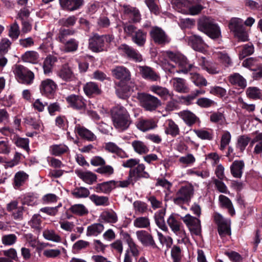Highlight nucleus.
<instances>
[{
    "label": "nucleus",
    "instance_id": "35",
    "mask_svg": "<svg viewBox=\"0 0 262 262\" xmlns=\"http://www.w3.org/2000/svg\"><path fill=\"white\" fill-rule=\"evenodd\" d=\"M104 229L101 223H94L87 227L86 235L87 236H97L101 234Z\"/></svg>",
    "mask_w": 262,
    "mask_h": 262
},
{
    "label": "nucleus",
    "instance_id": "38",
    "mask_svg": "<svg viewBox=\"0 0 262 262\" xmlns=\"http://www.w3.org/2000/svg\"><path fill=\"white\" fill-rule=\"evenodd\" d=\"M165 211V209H161L155 214L154 216L157 225L159 228L164 231L168 230L164 220Z\"/></svg>",
    "mask_w": 262,
    "mask_h": 262
},
{
    "label": "nucleus",
    "instance_id": "26",
    "mask_svg": "<svg viewBox=\"0 0 262 262\" xmlns=\"http://www.w3.org/2000/svg\"><path fill=\"white\" fill-rule=\"evenodd\" d=\"M178 115L185 123L190 127L199 121V118L194 113L188 110L181 111Z\"/></svg>",
    "mask_w": 262,
    "mask_h": 262
},
{
    "label": "nucleus",
    "instance_id": "31",
    "mask_svg": "<svg viewBox=\"0 0 262 262\" xmlns=\"http://www.w3.org/2000/svg\"><path fill=\"white\" fill-rule=\"evenodd\" d=\"M115 188L114 180L99 183L95 186V190L98 193H109Z\"/></svg>",
    "mask_w": 262,
    "mask_h": 262
},
{
    "label": "nucleus",
    "instance_id": "44",
    "mask_svg": "<svg viewBox=\"0 0 262 262\" xmlns=\"http://www.w3.org/2000/svg\"><path fill=\"white\" fill-rule=\"evenodd\" d=\"M151 91L160 96L162 99L166 100L171 95L167 89L159 85H153L150 88Z\"/></svg>",
    "mask_w": 262,
    "mask_h": 262
},
{
    "label": "nucleus",
    "instance_id": "60",
    "mask_svg": "<svg viewBox=\"0 0 262 262\" xmlns=\"http://www.w3.org/2000/svg\"><path fill=\"white\" fill-rule=\"evenodd\" d=\"M25 123L31 125L36 130H39L42 126L41 120L32 116H28L25 118Z\"/></svg>",
    "mask_w": 262,
    "mask_h": 262
},
{
    "label": "nucleus",
    "instance_id": "24",
    "mask_svg": "<svg viewBox=\"0 0 262 262\" xmlns=\"http://www.w3.org/2000/svg\"><path fill=\"white\" fill-rule=\"evenodd\" d=\"M245 163L243 160H235L230 166V173L234 178L240 179L243 176Z\"/></svg>",
    "mask_w": 262,
    "mask_h": 262
},
{
    "label": "nucleus",
    "instance_id": "3",
    "mask_svg": "<svg viewBox=\"0 0 262 262\" xmlns=\"http://www.w3.org/2000/svg\"><path fill=\"white\" fill-rule=\"evenodd\" d=\"M167 57L170 60L178 64L179 69L175 70V66L168 63L167 67L165 69L170 73L174 74V73L187 74L193 67L192 64H189L187 62V58L183 56L177 55L172 52L167 51L166 52Z\"/></svg>",
    "mask_w": 262,
    "mask_h": 262
},
{
    "label": "nucleus",
    "instance_id": "17",
    "mask_svg": "<svg viewBox=\"0 0 262 262\" xmlns=\"http://www.w3.org/2000/svg\"><path fill=\"white\" fill-rule=\"evenodd\" d=\"M122 11L124 15L128 17L133 23H140L141 20V14L139 10L128 4L120 5Z\"/></svg>",
    "mask_w": 262,
    "mask_h": 262
},
{
    "label": "nucleus",
    "instance_id": "39",
    "mask_svg": "<svg viewBox=\"0 0 262 262\" xmlns=\"http://www.w3.org/2000/svg\"><path fill=\"white\" fill-rule=\"evenodd\" d=\"M76 173L79 178L89 185L96 181V175L91 171H77Z\"/></svg>",
    "mask_w": 262,
    "mask_h": 262
},
{
    "label": "nucleus",
    "instance_id": "48",
    "mask_svg": "<svg viewBox=\"0 0 262 262\" xmlns=\"http://www.w3.org/2000/svg\"><path fill=\"white\" fill-rule=\"evenodd\" d=\"M69 148L64 144H54L50 146L49 151L51 155L59 156L68 151Z\"/></svg>",
    "mask_w": 262,
    "mask_h": 262
},
{
    "label": "nucleus",
    "instance_id": "22",
    "mask_svg": "<svg viewBox=\"0 0 262 262\" xmlns=\"http://www.w3.org/2000/svg\"><path fill=\"white\" fill-rule=\"evenodd\" d=\"M75 133L82 139L88 141H94L96 140V136L85 127L77 124L74 128Z\"/></svg>",
    "mask_w": 262,
    "mask_h": 262
},
{
    "label": "nucleus",
    "instance_id": "11",
    "mask_svg": "<svg viewBox=\"0 0 262 262\" xmlns=\"http://www.w3.org/2000/svg\"><path fill=\"white\" fill-rule=\"evenodd\" d=\"M151 39L157 45L163 46L170 41V38L160 27H152L149 32Z\"/></svg>",
    "mask_w": 262,
    "mask_h": 262
},
{
    "label": "nucleus",
    "instance_id": "64",
    "mask_svg": "<svg viewBox=\"0 0 262 262\" xmlns=\"http://www.w3.org/2000/svg\"><path fill=\"white\" fill-rule=\"evenodd\" d=\"M41 222L40 215L35 214L32 216L30 221H29L28 224L32 228L39 231L41 229Z\"/></svg>",
    "mask_w": 262,
    "mask_h": 262
},
{
    "label": "nucleus",
    "instance_id": "50",
    "mask_svg": "<svg viewBox=\"0 0 262 262\" xmlns=\"http://www.w3.org/2000/svg\"><path fill=\"white\" fill-rule=\"evenodd\" d=\"M39 54L34 51L26 52L21 56L22 60L26 62L36 63L38 62Z\"/></svg>",
    "mask_w": 262,
    "mask_h": 262
},
{
    "label": "nucleus",
    "instance_id": "7",
    "mask_svg": "<svg viewBox=\"0 0 262 262\" xmlns=\"http://www.w3.org/2000/svg\"><path fill=\"white\" fill-rule=\"evenodd\" d=\"M13 72L16 79L19 83L30 85L33 82L34 73L25 66L17 64L14 65Z\"/></svg>",
    "mask_w": 262,
    "mask_h": 262
},
{
    "label": "nucleus",
    "instance_id": "15",
    "mask_svg": "<svg viewBox=\"0 0 262 262\" xmlns=\"http://www.w3.org/2000/svg\"><path fill=\"white\" fill-rule=\"evenodd\" d=\"M57 89V84L52 79L49 78L41 81L39 85L41 94L49 98L54 96Z\"/></svg>",
    "mask_w": 262,
    "mask_h": 262
},
{
    "label": "nucleus",
    "instance_id": "62",
    "mask_svg": "<svg viewBox=\"0 0 262 262\" xmlns=\"http://www.w3.org/2000/svg\"><path fill=\"white\" fill-rule=\"evenodd\" d=\"M133 206L135 213L137 214H143L148 210L147 204L141 201H135Z\"/></svg>",
    "mask_w": 262,
    "mask_h": 262
},
{
    "label": "nucleus",
    "instance_id": "13",
    "mask_svg": "<svg viewBox=\"0 0 262 262\" xmlns=\"http://www.w3.org/2000/svg\"><path fill=\"white\" fill-rule=\"evenodd\" d=\"M167 223L171 231L182 239L186 237V234L182 223L177 220L173 214H171L167 220Z\"/></svg>",
    "mask_w": 262,
    "mask_h": 262
},
{
    "label": "nucleus",
    "instance_id": "47",
    "mask_svg": "<svg viewBox=\"0 0 262 262\" xmlns=\"http://www.w3.org/2000/svg\"><path fill=\"white\" fill-rule=\"evenodd\" d=\"M90 200L96 206H107L109 205V199L106 196H99L95 194L90 196Z\"/></svg>",
    "mask_w": 262,
    "mask_h": 262
},
{
    "label": "nucleus",
    "instance_id": "1",
    "mask_svg": "<svg viewBox=\"0 0 262 262\" xmlns=\"http://www.w3.org/2000/svg\"><path fill=\"white\" fill-rule=\"evenodd\" d=\"M112 118L114 127L121 131L127 129L132 122L130 115L126 109L120 105L113 108Z\"/></svg>",
    "mask_w": 262,
    "mask_h": 262
},
{
    "label": "nucleus",
    "instance_id": "25",
    "mask_svg": "<svg viewBox=\"0 0 262 262\" xmlns=\"http://www.w3.org/2000/svg\"><path fill=\"white\" fill-rule=\"evenodd\" d=\"M29 179V175L24 171L17 172L13 178L12 185L14 189H20Z\"/></svg>",
    "mask_w": 262,
    "mask_h": 262
},
{
    "label": "nucleus",
    "instance_id": "8",
    "mask_svg": "<svg viewBox=\"0 0 262 262\" xmlns=\"http://www.w3.org/2000/svg\"><path fill=\"white\" fill-rule=\"evenodd\" d=\"M137 98L146 111L155 110L160 105V101L157 97L148 94L138 93Z\"/></svg>",
    "mask_w": 262,
    "mask_h": 262
},
{
    "label": "nucleus",
    "instance_id": "45",
    "mask_svg": "<svg viewBox=\"0 0 262 262\" xmlns=\"http://www.w3.org/2000/svg\"><path fill=\"white\" fill-rule=\"evenodd\" d=\"M21 154L19 152H16L14 155L12 160L8 161H5L3 157L0 156V163H4V167L6 169L12 168L18 165L20 162Z\"/></svg>",
    "mask_w": 262,
    "mask_h": 262
},
{
    "label": "nucleus",
    "instance_id": "34",
    "mask_svg": "<svg viewBox=\"0 0 262 262\" xmlns=\"http://www.w3.org/2000/svg\"><path fill=\"white\" fill-rule=\"evenodd\" d=\"M219 201L220 206L222 208H226L228 210L229 213L233 216L235 214V212L233 207L231 201L227 196L224 195H220L219 196Z\"/></svg>",
    "mask_w": 262,
    "mask_h": 262
},
{
    "label": "nucleus",
    "instance_id": "5",
    "mask_svg": "<svg viewBox=\"0 0 262 262\" xmlns=\"http://www.w3.org/2000/svg\"><path fill=\"white\" fill-rule=\"evenodd\" d=\"M198 29L212 39L219 38L221 36L219 26L208 17H203L199 20Z\"/></svg>",
    "mask_w": 262,
    "mask_h": 262
},
{
    "label": "nucleus",
    "instance_id": "4",
    "mask_svg": "<svg viewBox=\"0 0 262 262\" xmlns=\"http://www.w3.org/2000/svg\"><path fill=\"white\" fill-rule=\"evenodd\" d=\"M124 33L131 37L132 41L138 47H143L146 43L147 32L141 29H138L134 25L125 23L123 25Z\"/></svg>",
    "mask_w": 262,
    "mask_h": 262
},
{
    "label": "nucleus",
    "instance_id": "56",
    "mask_svg": "<svg viewBox=\"0 0 262 262\" xmlns=\"http://www.w3.org/2000/svg\"><path fill=\"white\" fill-rule=\"evenodd\" d=\"M229 29L234 33L244 29L242 19L238 18H232L229 24Z\"/></svg>",
    "mask_w": 262,
    "mask_h": 262
},
{
    "label": "nucleus",
    "instance_id": "57",
    "mask_svg": "<svg viewBox=\"0 0 262 262\" xmlns=\"http://www.w3.org/2000/svg\"><path fill=\"white\" fill-rule=\"evenodd\" d=\"M19 26L18 23L15 21L9 27L8 36L13 40H16L20 34Z\"/></svg>",
    "mask_w": 262,
    "mask_h": 262
},
{
    "label": "nucleus",
    "instance_id": "33",
    "mask_svg": "<svg viewBox=\"0 0 262 262\" xmlns=\"http://www.w3.org/2000/svg\"><path fill=\"white\" fill-rule=\"evenodd\" d=\"M83 91L88 96H91L94 95H99L101 91L99 85L94 82H87L83 86Z\"/></svg>",
    "mask_w": 262,
    "mask_h": 262
},
{
    "label": "nucleus",
    "instance_id": "20",
    "mask_svg": "<svg viewBox=\"0 0 262 262\" xmlns=\"http://www.w3.org/2000/svg\"><path fill=\"white\" fill-rule=\"evenodd\" d=\"M62 9L68 11H74L80 8L84 4V0H59Z\"/></svg>",
    "mask_w": 262,
    "mask_h": 262
},
{
    "label": "nucleus",
    "instance_id": "9",
    "mask_svg": "<svg viewBox=\"0 0 262 262\" xmlns=\"http://www.w3.org/2000/svg\"><path fill=\"white\" fill-rule=\"evenodd\" d=\"M195 216L190 214H186L182 220L188 228L192 235L200 236L202 232L201 221Z\"/></svg>",
    "mask_w": 262,
    "mask_h": 262
},
{
    "label": "nucleus",
    "instance_id": "42",
    "mask_svg": "<svg viewBox=\"0 0 262 262\" xmlns=\"http://www.w3.org/2000/svg\"><path fill=\"white\" fill-rule=\"evenodd\" d=\"M69 210L71 213L79 216L85 215L89 213L87 208L82 204L73 205Z\"/></svg>",
    "mask_w": 262,
    "mask_h": 262
},
{
    "label": "nucleus",
    "instance_id": "29",
    "mask_svg": "<svg viewBox=\"0 0 262 262\" xmlns=\"http://www.w3.org/2000/svg\"><path fill=\"white\" fill-rule=\"evenodd\" d=\"M57 76L65 81H72L74 78L73 72L68 64H64L57 71Z\"/></svg>",
    "mask_w": 262,
    "mask_h": 262
},
{
    "label": "nucleus",
    "instance_id": "61",
    "mask_svg": "<svg viewBox=\"0 0 262 262\" xmlns=\"http://www.w3.org/2000/svg\"><path fill=\"white\" fill-rule=\"evenodd\" d=\"M17 237L15 234H5L2 236V243L5 246H10L15 244Z\"/></svg>",
    "mask_w": 262,
    "mask_h": 262
},
{
    "label": "nucleus",
    "instance_id": "49",
    "mask_svg": "<svg viewBox=\"0 0 262 262\" xmlns=\"http://www.w3.org/2000/svg\"><path fill=\"white\" fill-rule=\"evenodd\" d=\"M255 137L251 140V144L253 145L256 142H258L255 146L253 152L255 154H259L262 152V133L256 131Z\"/></svg>",
    "mask_w": 262,
    "mask_h": 262
},
{
    "label": "nucleus",
    "instance_id": "21",
    "mask_svg": "<svg viewBox=\"0 0 262 262\" xmlns=\"http://www.w3.org/2000/svg\"><path fill=\"white\" fill-rule=\"evenodd\" d=\"M145 166L143 164H138L135 168L130 169L129 171V178H132L135 182L141 178H148L149 174L145 171Z\"/></svg>",
    "mask_w": 262,
    "mask_h": 262
},
{
    "label": "nucleus",
    "instance_id": "37",
    "mask_svg": "<svg viewBox=\"0 0 262 262\" xmlns=\"http://www.w3.org/2000/svg\"><path fill=\"white\" fill-rule=\"evenodd\" d=\"M180 132L178 125L172 119H168L165 128V134L175 137L180 134Z\"/></svg>",
    "mask_w": 262,
    "mask_h": 262
},
{
    "label": "nucleus",
    "instance_id": "46",
    "mask_svg": "<svg viewBox=\"0 0 262 262\" xmlns=\"http://www.w3.org/2000/svg\"><path fill=\"white\" fill-rule=\"evenodd\" d=\"M76 31L73 29L61 28L59 30L57 40L62 43L68 40L67 38L69 36H72L75 34Z\"/></svg>",
    "mask_w": 262,
    "mask_h": 262
},
{
    "label": "nucleus",
    "instance_id": "54",
    "mask_svg": "<svg viewBox=\"0 0 262 262\" xmlns=\"http://www.w3.org/2000/svg\"><path fill=\"white\" fill-rule=\"evenodd\" d=\"M74 197L77 199L85 198L90 195L89 190L84 187H79L74 188L71 192Z\"/></svg>",
    "mask_w": 262,
    "mask_h": 262
},
{
    "label": "nucleus",
    "instance_id": "12",
    "mask_svg": "<svg viewBox=\"0 0 262 262\" xmlns=\"http://www.w3.org/2000/svg\"><path fill=\"white\" fill-rule=\"evenodd\" d=\"M214 220L218 226V232L219 235L224 237L231 234L230 221L224 219L219 213L215 214Z\"/></svg>",
    "mask_w": 262,
    "mask_h": 262
},
{
    "label": "nucleus",
    "instance_id": "63",
    "mask_svg": "<svg viewBox=\"0 0 262 262\" xmlns=\"http://www.w3.org/2000/svg\"><path fill=\"white\" fill-rule=\"evenodd\" d=\"M217 58L220 62L225 67H229L232 65V61L228 54L225 52H219Z\"/></svg>",
    "mask_w": 262,
    "mask_h": 262
},
{
    "label": "nucleus",
    "instance_id": "53",
    "mask_svg": "<svg viewBox=\"0 0 262 262\" xmlns=\"http://www.w3.org/2000/svg\"><path fill=\"white\" fill-rule=\"evenodd\" d=\"M101 217L103 221L107 223L114 224L118 221L117 213L113 210L103 212Z\"/></svg>",
    "mask_w": 262,
    "mask_h": 262
},
{
    "label": "nucleus",
    "instance_id": "59",
    "mask_svg": "<svg viewBox=\"0 0 262 262\" xmlns=\"http://www.w3.org/2000/svg\"><path fill=\"white\" fill-rule=\"evenodd\" d=\"M196 104L202 108H208L217 105L216 102L207 97L199 98L196 102Z\"/></svg>",
    "mask_w": 262,
    "mask_h": 262
},
{
    "label": "nucleus",
    "instance_id": "6",
    "mask_svg": "<svg viewBox=\"0 0 262 262\" xmlns=\"http://www.w3.org/2000/svg\"><path fill=\"white\" fill-rule=\"evenodd\" d=\"M194 194V187L190 183L182 185L176 192L173 198L174 204L181 207L185 204H189Z\"/></svg>",
    "mask_w": 262,
    "mask_h": 262
},
{
    "label": "nucleus",
    "instance_id": "23",
    "mask_svg": "<svg viewBox=\"0 0 262 262\" xmlns=\"http://www.w3.org/2000/svg\"><path fill=\"white\" fill-rule=\"evenodd\" d=\"M138 68L143 78L152 81L160 80V76L151 68L148 66H139Z\"/></svg>",
    "mask_w": 262,
    "mask_h": 262
},
{
    "label": "nucleus",
    "instance_id": "16",
    "mask_svg": "<svg viewBox=\"0 0 262 262\" xmlns=\"http://www.w3.org/2000/svg\"><path fill=\"white\" fill-rule=\"evenodd\" d=\"M66 100L69 106L73 110L84 111L86 108V100L80 95L72 94L67 97Z\"/></svg>",
    "mask_w": 262,
    "mask_h": 262
},
{
    "label": "nucleus",
    "instance_id": "58",
    "mask_svg": "<svg viewBox=\"0 0 262 262\" xmlns=\"http://www.w3.org/2000/svg\"><path fill=\"white\" fill-rule=\"evenodd\" d=\"M190 79L194 84L198 86H206L207 81L206 79L196 73H190Z\"/></svg>",
    "mask_w": 262,
    "mask_h": 262
},
{
    "label": "nucleus",
    "instance_id": "19",
    "mask_svg": "<svg viewBox=\"0 0 262 262\" xmlns=\"http://www.w3.org/2000/svg\"><path fill=\"white\" fill-rule=\"evenodd\" d=\"M187 38L188 44L195 51L202 52L206 46L202 37L198 35L193 34Z\"/></svg>",
    "mask_w": 262,
    "mask_h": 262
},
{
    "label": "nucleus",
    "instance_id": "41",
    "mask_svg": "<svg viewBox=\"0 0 262 262\" xmlns=\"http://www.w3.org/2000/svg\"><path fill=\"white\" fill-rule=\"evenodd\" d=\"M137 126L140 130L146 132L155 128L157 126V124L152 119H142L138 122Z\"/></svg>",
    "mask_w": 262,
    "mask_h": 262
},
{
    "label": "nucleus",
    "instance_id": "14",
    "mask_svg": "<svg viewBox=\"0 0 262 262\" xmlns=\"http://www.w3.org/2000/svg\"><path fill=\"white\" fill-rule=\"evenodd\" d=\"M136 234L138 240L144 247H148L152 249H158V247L152 235L146 230L136 231Z\"/></svg>",
    "mask_w": 262,
    "mask_h": 262
},
{
    "label": "nucleus",
    "instance_id": "40",
    "mask_svg": "<svg viewBox=\"0 0 262 262\" xmlns=\"http://www.w3.org/2000/svg\"><path fill=\"white\" fill-rule=\"evenodd\" d=\"M132 146L134 151L139 155L145 154L149 151V148L147 145L140 140L133 141L132 142Z\"/></svg>",
    "mask_w": 262,
    "mask_h": 262
},
{
    "label": "nucleus",
    "instance_id": "10",
    "mask_svg": "<svg viewBox=\"0 0 262 262\" xmlns=\"http://www.w3.org/2000/svg\"><path fill=\"white\" fill-rule=\"evenodd\" d=\"M135 86V83L130 80H120L116 84V93L119 98L126 99L130 96Z\"/></svg>",
    "mask_w": 262,
    "mask_h": 262
},
{
    "label": "nucleus",
    "instance_id": "18",
    "mask_svg": "<svg viewBox=\"0 0 262 262\" xmlns=\"http://www.w3.org/2000/svg\"><path fill=\"white\" fill-rule=\"evenodd\" d=\"M118 50L121 52L124 53L128 58L136 62H140L142 60V55L139 52L126 44L121 45L118 47Z\"/></svg>",
    "mask_w": 262,
    "mask_h": 262
},
{
    "label": "nucleus",
    "instance_id": "27",
    "mask_svg": "<svg viewBox=\"0 0 262 262\" xmlns=\"http://www.w3.org/2000/svg\"><path fill=\"white\" fill-rule=\"evenodd\" d=\"M229 82L233 85L244 89L247 86V81L245 78L238 73H234L228 77Z\"/></svg>",
    "mask_w": 262,
    "mask_h": 262
},
{
    "label": "nucleus",
    "instance_id": "32",
    "mask_svg": "<svg viewBox=\"0 0 262 262\" xmlns=\"http://www.w3.org/2000/svg\"><path fill=\"white\" fill-rule=\"evenodd\" d=\"M171 82H172L173 88L176 91L183 93L188 92L189 89L185 79L176 77L172 78Z\"/></svg>",
    "mask_w": 262,
    "mask_h": 262
},
{
    "label": "nucleus",
    "instance_id": "43",
    "mask_svg": "<svg viewBox=\"0 0 262 262\" xmlns=\"http://www.w3.org/2000/svg\"><path fill=\"white\" fill-rule=\"evenodd\" d=\"M247 96L253 100H262V90L256 86H249L246 91Z\"/></svg>",
    "mask_w": 262,
    "mask_h": 262
},
{
    "label": "nucleus",
    "instance_id": "36",
    "mask_svg": "<svg viewBox=\"0 0 262 262\" xmlns=\"http://www.w3.org/2000/svg\"><path fill=\"white\" fill-rule=\"evenodd\" d=\"M209 119L210 122L212 123L221 125L227 124L224 113L219 111L211 112Z\"/></svg>",
    "mask_w": 262,
    "mask_h": 262
},
{
    "label": "nucleus",
    "instance_id": "2",
    "mask_svg": "<svg viewBox=\"0 0 262 262\" xmlns=\"http://www.w3.org/2000/svg\"><path fill=\"white\" fill-rule=\"evenodd\" d=\"M114 39V36L112 34L93 33L89 39V48L95 53L106 51L108 45Z\"/></svg>",
    "mask_w": 262,
    "mask_h": 262
},
{
    "label": "nucleus",
    "instance_id": "28",
    "mask_svg": "<svg viewBox=\"0 0 262 262\" xmlns=\"http://www.w3.org/2000/svg\"><path fill=\"white\" fill-rule=\"evenodd\" d=\"M113 76L121 80H130V74L128 70L122 66L117 67L112 70Z\"/></svg>",
    "mask_w": 262,
    "mask_h": 262
},
{
    "label": "nucleus",
    "instance_id": "30",
    "mask_svg": "<svg viewBox=\"0 0 262 262\" xmlns=\"http://www.w3.org/2000/svg\"><path fill=\"white\" fill-rule=\"evenodd\" d=\"M104 148L110 152L116 154L121 158H126L128 157V155L122 149L113 142H109L105 143Z\"/></svg>",
    "mask_w": 262,
    "mask_h": 262
},
{
    "label": "nucleus",
    "instance_id": "55",
    "mask_svg": "<svg viewBox=\"0 0 262 262\" xmlns=\"http://www.w3.org/2000/svg\"><path fill=\"white\" fill-rule=\"evenodd\" d=\"M43 237L52 242L59 243L61 242V237L53 230H45L42 233Z\"/></svg>",
    "mask_w": 262,
    "mask_h": 262
},
{
    "label": "nucleus",
    "instance_id": "51",
    "mask_svg": "<svg viewBox=\"0 0 262 262\" xmlns=\"http://www.w3.org/2000/svg\"><path fill=\"white\" fill-rule=\"evenodd\" d=\"M63 45L64 51L66 52H73L78 49L79 42L75 38H70L64 42Z\"/></svg>",
    "mask_w": 262,
    "mask_h": 262
},
{
    "label": "nucleus",
    "instance_id": "52",
    "mask_svg": "<svg viewBox=\"0 0 262 262\" xmlns=\"http://www.w3.org/2000/svg\"><path fill=\"white\" fill-rule=\"evenodd\" d=\"M193 132L196 135L202 140H212L213 138V133L212 129H194Z\"/></svg>",
    "mask_w": 262,
    "mask_h": 262
}]
</instances>
